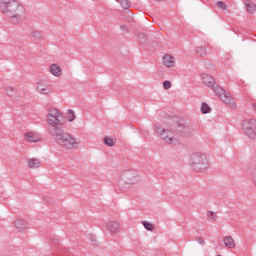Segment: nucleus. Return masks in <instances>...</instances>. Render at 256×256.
I'll list each match as a JSON object with an SVG mask.
<instances>
[{"label": "nucleus", "mask_w": 256, "mask_h": 256, "mask_svg": "<svg viewBox=\"0 0 256 256\" xmlns=\"http://www.w3.org/2000/svg\"><path fill=\"white\" fill-rule=\"evenodd\" d=\"M154 127L155 132L159 134L161 139L165 141L167 145H177V143H179L177 136H175V133L170 129H165L161 124H156Z\"/></svg>", "instance_id": "39448f33"}, {"label": "nucleus", "mask_w": 256, "mask_h": 256, "mask_svg": "<svg viewBox=\"0 0 256 256\" xmlns=\"http://www.w3.org/2000/svg\"><path fill=\"white\" fill-rule=\"evenodd\" d=\"M163 87H164V89H171V82L170 81H164L163 82Z\"/></svg>", "instance_id": "2f4dec72"}, {"label": "nucleus", "mask_w": 256, "mask_h": 256, "mask_svg": "<svg viewBox=\"0 0 256 256\" xmlns=\"http://www.w3.org/2000/svg\"><path fill=\"white\" fill-rule=\"evenodd\" d=\"M210 89H213L214 93L220 97L223 103L226 105H233V97L229 93H226L225 90H223V88H221L217 83H215Z\"/></svg>", "instance_id": "0eeeda50"}, {"label": "nucleus", "mask_w": 256, "mask_h": 256, "mask_svg": "<svg viewBox=\"0 0 256 256\" xmlns=\"http://www.w3.org/2000/svg\"><path fill=\"white\" fill-rule=\"evenodd\" d=\"M175 133H178L182 137H189L191 136V133H193V130H191V127L178 123L175 128Z\"/></svg>", "instance_id": "6e6552de"}, {"label": "nucleus", "mask_w": 256, "mask_h": 256, "mask_svg": "<svg viewBox=\"0 0 256 256\" xmlns=\"http://www.w3.org/2000/svg\"><path fill=\"white\" fill-rule=\"evenodd\" d=\"M104 143H105V145H107L108 147H113V138L105 137V138H104Z\"/></svg>", "instance_id": "c756f323"}, {"label": "nucleus", "mask_w": 256, "mask_h": 256, "mask_svg": "<svg viewBox=\"0 0 256 256\" xmlns=\"http://www.w3.org/2000/svg\"><path fill=\"white\" fill-rule=\"evenodd\" d=\"M207 217L213 223V222H215L217 220V213H215L213 211H208L207 212Z\"/></svg>", "instance_id": "5701e85b"}, {"label": "nucleus", "mask_w": 256, "mask_h": 256, "mask_svg": "<svg viewBox=\"0 0 256 256\" xmlns=\"http://www.w3.org/2000/svg\"><path fill=\"white\" fill-rule=\"evenodd\" d=\"M47 131L54 139L55 143L64 149H78L81 141L77 140L71 134L65 132V119L63 113L57 108H50L47 115Z\"/></svg>", "instance_id": "f257e3e1"}, {"label": "nucleus", "mask_w": 256, "mask_h": 256, "mask_svg": "<svg viewBox=\"0 0 256 256\" xmlns=\"http://www.w3.org/2000/svg\"><path fill=\"white\" fill-rule=\"evenodd\" d=\"M44 201L48 203V205H51V197L49 196L44 197Z\"/></svg>", "instance_id": "473e14b6"}, {"label": "nucleus", "mask_w": 256, "mask_h": 256, "mask_svg": "<svg viewBox=\"0 0 256 256\" xmlns=\"http://www.w3.org/2000/svg\"><path fill=\"white\" fill-rule=\"evenodd\" d=\"M202 81H203L204 85H206L207 87H210V89L215 84V78L210 76L209 74H203Z\"/></svg>", "instance_id": "4468645a"}, {"label": "nucleus", "mask_w": 256, "mask_h": 256, "mask_svg": "<svg viewBox=\"0 0 256 256\" xmlns=\"http://www.w3.org/2000/svg\"><path fill=\"white\" fill-rule=\"evenodd\" d=\"M6 93H7L8 97H15V95H17L18 91L13 86H7Z\"/></svg>", "instance_id": "aec40b11"}, {"label": "nucleus", "mask_w": 256, "mask_h": 256, "mask_svg": "<svg viewBox=\"0 0 256 256\" xmlns=\"http://www.w3.org/2000/svg\"><path fill=\"white\" fill-rule=\"evenodd\" d=\"M191 167L196 173H203L209 169V160L205 154L194 153L191 156Z\"/></svg>", "instance_id": "20e7f679"}, {"label": "nucleus", "mask_w": 256, "mask_h": 256, "mask_svg": "<svg viewBox=\"0 0 256 256\" xmlns=\"http://www.w3.org/2000/svg\"><path fill=\"white\" fill-rule=\"evenodd\" d=\"M49 71L54 77H61V66L59 64H52Z\"/></svg>", "instance_id": "2eb2a0df"}, {"label": "nucleus", "mask_w": 256, "mask_h": 256, "mask_svg": "<svg viewBox=\"0 0 256 256\" xmlns=\"http://www.w3.org/2000/svg\"><path fill=\"white\" fill-rule=\"evenodd\" d=\"M15 228L20 233H25V231L27 230V222L24 219L17 218L15 221Z\"/></svg>", "instance_id": "9b49d317"}, {"label": "nucleus", "mask_w": 256, "mask_h": 256, "mask_svg": "<svg viewBox=\"0 0 256 256\" xmlns=\"http://www.w3.org/2000/svg\"><path fill=\"white\" fill-rule=\"evenodd\" d=\"M30 38L34 39V41H39L43 39V33H41V31L34 30L30 33Z\"/></svg>", "instance_id": "6ab92c4d"}, {"label": "nucleus", "mask_w": 256, "mask_h": 256, "mask_svg": "<svg viewBox=\"0 0 256 256\" xmlns=\"http://www.w3.org/2000/svg\"><path fill=\"white\" fill-rule=\"evenodd\" d=\"M106 227L109 233H119L121 225L117 221H109Z\"/></svg>", "instance_id": "f8f14e48"}, {"label": "nucleus", "mask_w": 256, "mask_h": 256, "mask_svg": "<svg viewBox=\"0 0 256 256\" xmlns=\"http://www.w3.org/2000/svg\"><path fill=\"white\" fill-rule=\"evenodd\" d=\"M58 253H59L60 255H69V249H67V248H60V249L58 250Z\"/></svg>", "instance_id": "7c9ffc66"}, {"label": "nucleus", "mask_w": 256, "mask_h": 256, "mask_svg": "<svg viewBox=\"0 0 256 256\" xmlns=\"http://www.w3.org/2000/svg\"><path fill=\"white\" fill-rule=\"evenodd\" d=\"M201 113H203V115H207V113H211V107L208 106V104L205 102H203L201 105Z\"/></svg>", "instance_id": "4be33fe9"}, {"label": "nucleus", "mask_w": 256, "mask_h": 256, "mask_svg": "<svg viewBox=\"0 0 256 256\" xmlns=\"http://www.w3.org/2000/svg\"><path fill=\"white\" fill-rule=\"evenodd\" d=\"M163 65H165V67H175V57L169 55V54H166L163 59Z\"/></svg>", "instance_id": "ddd939ff"}, {"label": "nucleus", "mask_w": 256, "mask_h": 256, "mask_svg": "<svg viewBox=\"0 0 256 256\" xmlns=\"http://www.w3.org/2000/svg\"><path fill=\"white\" fill-rule=\"evenodd\" d=\"M121 7H123L124 9H129V7H131V5L129 4V0H118Z\"/></svg>", "instance_id": "bb28decb"}, {"label": "nucleus", "mask_w": 256, "mask_h": 256, "mask_svg": "<svg viewBox=\"0 0 256 256\" xmlns=\"http://www.w3.org/2000/svg\"><path fill=\"white\" fill-rule=\"evenodd\" d=\"M223 243L228 249H234L235 247V240L231 236H225L223 238Z\"/></svg>", "instance_id": "dca6fc26"}, {"label": "nucleus", "mask_w": 256, "mask_h": 256, "mask_svg": "<svg viewBox=\"0 0 256 256\" xmlns=\"http://www.w3.org/2000/svg\"><path fill=\"white\" fill-rule=\"evenodd\" d=\"M1 13L12 25H20L27 19L25 6L17 0H1Z\"/></svg>", "instance_id": "f03ea898"}, {"label": "nucleus", "mask_w": 256, "mask_h": 256, "mask_svg": "<svg viewBox=\"0 0 256 256\" xmlns=\"http://www.w3.org/2000/svg\"><path fill=\"white\" fill-rule=\"evenodd\" d=\"M245 6H246L247 13H250V15H253V13H255V11H256L255 3H253L249 0H246L245 1Z\"/></svg>", "instance_id": "a211bd4d"}, {"label": "nucleus", "mask_w": 256, "mask_h": 256, "mask_svg": "<svg viewBox=\"0 0 256 256\" xmlns=\"http://www.w3.org/2000/svg\"><path fill=\"white\" fill-rule=\"evenodd\" d=\"M141 181L139 173L135 170H125L118 181V187L121 191H127L131 185H137Z\"/></svg>", "instance_id": "7ed1b4c3"}, {"label": "nucleus", "mask_w": 256, "mask_h": 256, "mask_svg": "<svg viewBox=\"0 0 256 256\" xmlns=\"http://www.w3.org/2000/svg\"><path fill=\"white\" fill-rule=\"evenodd\" d=\"M66 119L68 121H75V112L73 110L69 109L68 112H67Z\"/></svg>", "instance_id": "b1692460"}, {"label": "nucleus", "mask_w": 256, "mask_h": 256, "mask_svg": "<svg viewBox=\"0 0 256 256\" xmlns=\"http://www.w3.org/2000/svg\"><path fill=\"white\" fill-rule=\"evenodd\" d=\"M196 52L199 57H205L207 55V49L203 46H198Z\"/></svg>", "instance_id": "412c9836"}, {"label": "nucleus", "mask_w": 256, "mask_h": 256, "mask_svg": "<svg viewBox=\"0 0 256 256\" xmlns=\"http://www.w3.org/2000/svg\"><path fill=\"white\" fill-rule=\"evenodd\" d=\"M28 166L30 169H39L41 167V160L37 158H31L28 160Z\"/></svg>", "instance_id": "f3484780"}, {"label": "nucleus", "mask_w": 256, "mask_h": 256, "mask_svg": "<svg viewBox=\"0 0 256 256\" xmlns=\"http://www.w3.org/2000/svg\"><path fill=\"white\" fill-rule=\"evenodd\" d=\"M217 7H219V9H222V11H227V4H225V2H217Z\"/></svg>", "instance_id": "c85d7f7f"}, {"label": "nucleus", "mask_w": 256, "mask_h": 256, "mask_svg": "<svg viewBox=\"0 0 256 256\" xmlns=\"http://www.w3.org/2000/svg\"><path fill=\"white\" fill-rule=\"evenodd\" d=\"M142 225H143V227H145V229L147 231H153V229H154L153 224H151V223H149L147 221H143Z\"/></svg>", "instance_id": "a878e982"}, {"label": "nucleus", "mask_w": 256, "mask_h": 256, "mask_svg": "<svg viewBox=\"0 0 256 256\" xmlns=\"http://www.w3.org/2000/svg\"><path fill=\"white\" fill-rule=\"evenodd\" d=\"M138 39L141 45H145V43H147V36L143 33L139 34Z\"/></svg>", "instance_id": "393cba45"}, {"label": "nucleus", "mask_w": 256, "mask_h": 256, "mask_svg": "<svg viewBox=\"0 0 256 256\" xmlns=\"http://www.w3.org/2000/svg\"><path fill=\"white\" fill-rule=\"evenodd\" d=\"M37 91L41 93V95H49V93H52L53 90L46 81H39L37 84Z\"/></svg>", "instance_id": "1a4fd4ad"}, {"label": "nucleus", "mask_w": 256, "mask_h": 256, "mask_svg": "<svg viewBox=\"0 0 256 256\" xmlns=\"http://www.w3.org/2000/svg\"><path fill=\"white\" fill-rule=\"evenodd\" d=\"M242 128H243L245 135H247V137H249V139L256 138V120L254 118L244 120L242 122Z\"/></svg>", "instance_id": "423d86ee"}, {"label": "nucleus", "mask_w": 256, "mask_h": 256, "mask_svg": "<svg viewBox=\"0 0 256 256\" xmlns=\"http://www.w3.org/2000/svg\"><path fill=\"white\" fill-rule=\"evenodd\" d=\"M197 241L200 245H205V240L203 238H198Z\"/></svg>", "instance_id": "72a5a7b5"}, {"label": "nucleus", "mask_w": 256, "mask_h": 256, "mask_svg": "<svg viewBox=\"0 0 256 256\" xmlns=\"http://www.w3.org/2000/svg\"><path fill=\"white\" fill-rule=\"evenodd\" d=\"M50 241L53 245H59V237L58 236H55V235L50 236Z\"/></svg>", "instance_id": "cd10ccee"}, {"label": "nucleus", "mask_w": 256, "mask_h": 256, "mask_svg": "<svg viewBox=\"0 0 256 256\" xmlns=\"http://www.w3.org/2000/svg\"><path fill=\"white\" fill-rule=\"evenodd\" d=\"M25 139L29 143H38V141H41V135L37 132H28L25 134Z\"/></svg>", "instance_id": "9d476101"}]
</instances>
